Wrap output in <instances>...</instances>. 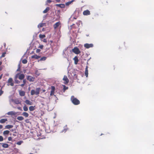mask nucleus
Listing matches in <instances>:
<instances>
[{"label": "nucleus", "instance_id": "473e14b6", "mask_svg": "<svg viewBox=\"0 0 154 154\" xmlns=\"http://www.w3.org/2000/svg\"><path fill=\"white\" fill-rule=\"evenodd\" d=\"M63 91H64V92L65 90L68 89V88L67 87H66L65 85H63Z\"/></svg>", "mask_w": 154, "mask_h": 154}, {"label": "nucleus", "instance_id": "9b49d317", "mask_svg": "<svg viewBox=\"0 0 154 154\" xmlns=\"http://www.w3.org/2000/svg\"><path fill=\"white\" fill-rule=\"evenodd\" d=\"M60 22L56 23L53 26L54 28L55 29H57L60 25Z\"/></svg>", "mask_w": 154, "mask_h": 154}, {"label": "nucleus", "instance_id": "49530a36", "mask_svg": "<svg viewBox=\"0 0 154 154\" xmlns=\"http://www.w3.org/2000/svg\"><path fill=\"white\" fill-rule=\"evenodd\" d=\"M23 83L24 84H25V85L26 83V80L25 79H23Z\"/></svg>", "mask_w": 154, "mask_h": 154}, {"label": "nucleus", "instance_id": "ea45409f", "mask_svg": "<svg viewBox=\"0 0 154 154\" xmlns=\"http://www.w3.org/2000/svg\"><path fill=\"white\" fill-rule=\"evenodd\" d=\"M5 54H6L5 52L3 53L2 54L1 57H4L5 56Z\"/></svg>", "mask_w": 154, "mask_h": 154}, {"label": "nucleus", "instance_id": "79ce46f5", "mask_svg": "<svg viewBox=\"0 0 154 154\" xmlns=\"http://www.w3.org/2000/svg\"><path fill=\"white\" fill-rule=\"evenodd\" d=\"M8 139L9 141H11L12 140V138L11 137H8Z\"/></svg>", "mask_w": 154, "mask_h": 154}, {"label": "nucleus", "instance_id": "5fc2aeb1", "mask_svg": "<svg viewBox=\"0 0 154 154\" xmlns=\"http://www.w3.org/2000/svg\"><path fill=\"white\" fill-rule=\"evenodd\" d=\"M45 91H46V90H45V89H43V90H42V92H45Z\"/></svg>", "mask_w": 154, "mask_h": 154}, {"label": "nucleus", "instance_id": "39448f33", "mask_svg": "<svg viewBox=\"0 0 154 154\" xmlns=\"http://www.w3.org/2000/svg\"><path fill=\"white\" fill-rule=\"evenodd\" d=\"M8 85H10L11 86H13L14 85V83L13 82V80L12 78H9L8 81Z\"/></svg>", "mask_w": 154, "mask_h": 154}, {"label": "nucleus", "instance_id": "6e6552de", "mask_svg": "<svg viewBox=\"0 0 154 154\" xmlns=\"http://www.w3.org/2000/svg\"><path fill=\"white\" fill-rule=\"evenodd\" d=\"M27 79L30 82H33L34 81L35 78L31 76L28 75L27 77Z\"/></svg>", "mask_w": 154, "mask_h": 154}, {"label": "nucleus", "instance_id": "e433bc0d", "mask_svg": "<svg viewBox=\"0 0 154 154\" xmlns=\"http://www.w3.org/2000/svg\"><path fill=\"white\" fill-rule=\"evenodd\" d=\"M72 2H73V0H72L71 1L69 2H66V5H67V6L69 5Z\"/></svg>", "mask_w": 154, "mask_h": 154}, {"label": "nucleus", "instance_id": "f8f14e48", "mask_svg": "<svg viewBox=\"0 0 154 154\" xmlns=\"http://www.w3.org/2000/svg\"><path fill=\"white\" fill-rule=\"evenodd\" d=\"M73 60L74 61V63L75 64H77L79 61L78 58L77 56H75L73 58Z\"/></svg>", "mask_w": 154, "mask_h": 154}, {"label": "nucleus", "instance_id": "4c0bfd02", "mask_svg": "<svg viewBox=\"0 0 154 154\" xmlns=\"http://www.w3.org/2000/svg\"><path fill=\"white\" fill-rule=\"evenodd\" d=\"M2 87L1 89L0 90V96L3 93L4 91L2 90Z\"/></svg>", "mask_w": 154, "mask_h": 154}, {"label": "nucleus", "instance_id": "5701e85b", "mask_svg": "<svg viewBox=\"0 0 154 154\" xmlns=\"http://www.w3.org/2000/svg\"><path fill=\"white\" fill-rule=\"evenodd\" d=\"M49 10V8L48 7L46 8L43 11L44 13H47Z\"/></svg>", "mask_w": 154, "mask_h": 154}, {"label": "nucleus", "instance_id": "09e8293b", "mask_svg": "<svg viewBox=\"0 0 154 154\" xmlns=\"http://www.w3.org/2000/svg\"><path fill=\"white\" fill-rule=\"evenodd\" d=\"M24 85H25V84H24L23 83L20 85V86H21V87H23Z\"/></svg>", "mask_w": 154, "mask_h": 154}, {"label": "nucleus", "instance_id": "de8ad7c7", "mask_svg": "<svg viewBox=\"0 0 154 154\" xmlns=\"http://www.w3.org/2000/svg\"><path fill=\"white\" fill-rule=\"evenodd\" d=\"M20 65H19V67L18 68V69H17V71H20Z\"/></svg>", "mask_w": 154, "mask_h": 154}, {"label": "nucleus", "instance_id": "13d9d810", "mask_svg": "<svg viewBox=\"0 0 154 154\" xmlns=\"http://www.w3.org/2000/svg\"><path fill=\"white\" fill-rule=\"evenodd\" d=\"M86 35V36H89L88 35Z\"/></svg>", "mask_w": 154, "mask_h": 154}, {"label": "nucleus", "instance_id": "3c124183", "mask_svg": "<svg viewBox=\"0 0 154 154\" xmlns=\"http://www.w3.org/2000/svg\"><path fill=\"white\" fill-rule=\"evenodd\" d=\"M3 128V126L2 125H0V129H1Z\"/></svg>", "mask_w": 154, "mask_h": 154}, {"label": "nucleus", "instance_id": "72a5a7b5", "mask_svg": "<svg viewBox=\"0 0 154 154\" xmlns=\"http://www.w3.org/2000/svg\"><path fill=\"white\" fill-rule=\"evenodd\" d=\"M23 110L25 111H26L28 110V108L26 106H23Z\"/></svg>", "mask_w": 154, "mask_h": 154}, {"label": "nucleus", "instance_id": "423d86ee", "mask_svg": "<svg viewBox=\"0 0 154 154\" xmlns=\"http://www.w3.org/2000/svg\"><path fill=\"white\" fill-rule=\"evenodd\" d=\"M63 80L64 81V83L65 84H67L69 83V80L67 77L66 75H64L63 79Z\"/></svg>", "mask_w": 154, "mask_h": 154}, {"label": "nucleus", "instance_id": "a19ab883", "mask_svg": "<svg viewBox=\"0 0 154 154\" xmlns=\"http://www.w3.org/2000/svg\"><path fill=\"white\" fill-rule=\"evenodd\" d=\"M43 46L42 45H40L39 46L38 48H39L40 49H42L43 48Z\"/></svg>", "mask_w": 154, "mask_h": 154}, {"label": "nucleus", "instance_id": "ddd939ff", "mask_svg": "<svg viewBox=\"0 0 154 154\" xmlns=\"http://www.w3.org/2000/svg\"><path fill=\"white\" fill-rule=\"evenodd\" d=\"M19 93L21 96H24L25 94V92L23 91H20Z\"/></svg>", "mask_w": 154, "mask_h": 154}, {"label": "nucleus", "instance_id": "7c9ffc66", "mask_svg": "<svg viewBox=\"0 0 154 154\" xmlns=\"http://www.w3.org/2000/svg\"><path fill=\"white\" fill-rule=\"evenodd\" d=\"M102 3L104 5H106L108 3L106 0H102Z\"/></svg>", "mask_w": 154, "mask_h": 154}, {"label": "nucleus", "instance_id": "20e7f679", "mask_svg": "<svg viewBox=\"0 0 154 154\" xmlns=\"http://www.w3.org/2000/svg\"><path fill=\"white\" fill-rule=\"evenodd\" d=\"M16 78H18L20 80L23 79L25 78V75L23 74L17 73L16 75Z\"/></svg>", "mask_w": 154, "mask_h": 154}, {"label": "nucleus", "instance_id": "b1692460", "mask_svg": "<svg viewBox=\"0 0 154 154\" xmlns=\"http://www.w3.org/2000/svg\"><path fill=\"white\" fill-rule=\"evenodd\" d=\"M68 129V128H67V125H66L64 127L63 130H62V132H65Z\"/></svg>", "mask_w": 154, "mask_h": 154}, {"label": "nucleus", "instance_id": "864d4df0", "mask_svg": "<svg viewBox=\"0 0 154 154\" xmlns=\"http://www.w3.org/2000/svg\"><path fill=\"white\" fill-rule=\"evenodd\" d=\"M15 103L16 104H18L19 103V101L18 100L17 102H16Z\"/></svg>", "mask_w": 154, "mask_h": 154}, {"label": "nucleus", "instance_id": "1a4fd4ad", "mask_svg": "<svg viewBox=\"0 0 154 154\" xmlns=\"http://www.w3.org/2000/svg\"><path fill=\"white\" fill-rule=\"evenodd\" d=\"M51 91L50 94V96H52L54 94V92L55 90V88L54 86H51Z\"/></svg>", "mask_w": 154, "mask_h": 154}, {"label": "nucleus", "instance_id": "f704fd0d", "mask_svg": "<svg viewBox=\"0 0 154 154\" xmlns=\"http://www.w3.org/2000/svg\"><path fill=\"white\" fill-rule=\"evenodd\" d=\"M23 141L22 140H21V141H19L18 142H17L16 143V144H17V145H20L22 143H23Z\"/></svg>", "mask_w": 154, "mask_h": 154}, {"label": "nucleus", "instance_id": "4468645a", "mask_svg": "<svg viewBox=\"0 0 154 154\" xmlns=\"http://www.w3.org/2000/svg\"><path fill=\"white\" fill-rule=\"evenodd\" d=\"M40 56H38L37 55H34L32 56L31 57V58H35L36 59H38L40 58Z\"/></svg>", "mask_w": 154, "mask_h": 154}, {"label": "nucleus", "instance_id": "6ab92c4d", "mask_svg": "<svg viewBox=\"0 0 154 154\" xmlns=\"http://www.w3.org/2000/svg\"><path fill=\"white\" fill-rule=\"evenodd\" d=\"M13 127V126L12 125H7L5 126V128L7 129H10Z\"/></svg>", "mask_w": 154, "mask_h": 154}, {"label": "nucleus", "instance_id": "4d7b16f0", "mask_svg": "<svg viewBox=\"0 0 154 154\" xmlns=\"http://www.w3.org/2000/svg\"><path fill=\"white\" fill-rule=\"evenodd\" d=\"M2 62L0 61V66L2 64Z\"/></svg>", "mask_w": 154, "mask_h": 154}, {"label": "nucleus", "instance_id": "7ed1b4c3", "mask_svg": "<svg viewBox=\"0 0 154 154\" xmlns=\"http://www.w3.org/2000/svg\"><path fill=\"white\" fill-rule=\"evenodd\" d=\"M72 51L73 52L77 54H79L81 53L80 51L77 47H74L72 49Z\"/></svg>", "mask_w": 154, "mask_h": 154}, {"label": "nucleus", "instance_id": "2f4dec72", "mask_svg": "<svg viewBox=\"0 0 154 154\" xmlns=\"http://www.w3.org/2000/svg\"><path fill=\"white\" fill-rule=\"evenodd\" d=\"M47 57H43L40 58L39 60L41 61H45L46 60Z\"/></svg>", "mask_w": 154, "mask_h": 154}, {"label": "nucleus", "instance_id": "0eeeda50", "mask_svg": "<svg viewBox=\"0 0 154 154\" xmlns=\"http://www.w3.org/2000/svg\"><path fill=\"white\" fill-rule=\"evenodd\" d=\"M84 46L86 48H89L92 47L93 46V45L92 44L86 43L84 45Z\"/></svg>", "mask_w": 154, "mask_h": 154}, {"label": "nucleus", "instance_id": "cd10ccee", "mask_svg": "<svg viewBox=\"0 0 154 154\" xmlns=\"http://www.w3.org/2000/svg\"><path fill=\"white\" fill-rule=\"evenodd\" d=\"M29 110L30 111H33L35 109L34 107L31 106L29 107Z\"/></svg>", "mask_w": 154, "mask_h": 154}, {"label": "nucleus", "instance_id": "aec40b11", "mask_svg": "<svg viewBox=\"0 0 154 154\" xmlns=\"http://www.w3.org/2000/svg\"><path fill=\"white\" fill-rule=\"evenodd\" d=\"M2 146L4 148H7L8 147V145L7 143H3Z\"/></svg>", "mask_w": 154, "mask_h": 154}, {"label": "nucleus", "instance_id": "4be33fe9", "mask_svg": "<svg viewBox=\"0 0 154 154\" xmlns=\"http://www.w3.org/2000/svg\"><path fill=\"white\" fill-rule=\"evenodd\" d=\"M56 5L61 8H63L65 6L63 4H56Z\"/></svg>", "mask_w": 154, "mask_h": 154}, {"label": "nucleus", "instance_id": "c9c22d12", "mask_svg": "<svg viewBox=\"0 0 154 154\" xmlns=\"http://www.w3.org/2000/svg\"><path fill=\"white\" fill-rule=\"evenodd\" d=\"M27 62V60L26 59H24L22 61V63L23 64H26Z\"/></svg>", "mask_w": 154, "mask_h": 154}, {"label": "nucleus", "instance_id": "9d476101", "mask_svg": "<svg viewBox=\"0 0 154 154\" xmlns=\"http://www.w3.org/2000/svg\"><path fill=\"white\" fill-rule=\"evenodd\" d=\"M83 14L84 15H88L90 14V12L88 10L84 11L83 12Z\"/></svg>", "mask_w": 154, "mask_h": 154}, {"label": "nucleus", "instance_id": "c85d7f7f", "mask_svg": "<svg viewBox=\"0 0 154 154\" xmlns=\"http://www.w3.org/2000/svg\"><path fill=\"white\" fill-rule=\"evenodd\" d=\"M9 131L8 130L5 131L3 132V134L4 135H7L9 133Z\"/></svg>", "mask_w": 154, "mask_h": 154}, {"label": "nucleus", "instance_id": "412c9836", "mask_svg": "<svg viewBox=\"0 0 154 154\" xmlns=\"http://www.w3.org/2000/svg\"><path fill=\"white\" fill-rule=\"evenodd\" d=\"M22 115L26 117H27L29 116V114L27 112H24L23 113Z\"/></svg>", "mask_w": 154, "mask_h": 154}, {"label": "nucleus", "instance_id": "f03ea898", "mask_svg": "<svg viewBox=\"0 0 154 154\" xmlns=\"http://www.w3.org/2000/svg\"><path fill=\"white\" fill-rule=\"evenodd\" d=\"M40 89V88H36V91H35L34 90H32L30 92L31 95H33L35 94L36 95L39 94Z\"/></svg>", "mask_w": 154, "mask_h": 154}, {"label": "nucleus", "instance_id": "8fccbe9b", "mask_svg": "<svg viewBox=\"0 0 154 154\" xmlns=\"http://www.w3.org/2000/svg\"><path fill=\"white\" fill-rule=\"evenodd\" d=\"M2 76H3V74H2L0 75V79H2Z\"/></svg>", "mask_w": 154, "mask_h": 154}, {"label": "nucleus", "instance_id": "393cba45", "mask_svg": "<svg viewBox=\"0 0 154 154\" xmlns=\"http://www.w3.org/2000/svg\"><path fill=\"white\" fill-rule=\"evenodd\" d=\"M44 23H40L38 26V27L39 28L42 27L44 25Z\"/></svg>", "mask_w": 154, "mask_h": 154}, {"label": "nucleus", "instance_id": "c756f323", "mask_svg": "<svg viewBox=\"0 0 154 154\" xmlns=\"http://www.w3.org/2000/svg\"><path fill=\"white\" fill-rule=\"evenodd\" d=\"M39 37L41 39L43 38L46 37L45 35L40 34L39 35Z\"/></svg>", "mask_w": 154, "mask_h": 154}, {"label": "nucleus", "instance_id": "f3484780", "mask_svg": "<svg viewBox=\"0 0 154 154\" xmlns=\"http://www.w3.org/2000/svg\"><path fill=\"white\" fill-rule=\"evenodd\" d=\"M25 103L27 104H29L30 105H31L32 104V103L29 100H26L25 101Z\"/></svg>", "mask_w": 154, "mask_h": 154}, {"label": "nucleus", "instance_id": "dca6fc26", "mask_svg": "<svg viewBox=\"0 0 154 154\" xmlns=\"http://www.w3.org/2000/svg\"><path fill=\"white\" fill-rule=\"evenodd\" d=\"M85 75H86V77H88V66H87L85 70Z\"/></svg>", "mask_w": 154, "mask_h": 154}, {"label": "nucleus", "instance_id": "2eb2a0df", "mask_svg": "<svg viewBox=\"0 0 154 154\" xmlns=\"http://www.w3.org/2000/svg\"><path fill=\"white\" fill-rule=\"evenodd\" d=\"M7 121V119H2L0 120V123H4Z\"/></svg>", "mask_w": 154, "mask_h": 154}, {"label": "nucleus", "instance_id": "a878e982", "mask_svg": "<svg viewBox=\"0 0 154 154\" xmlns=\"http://www.w3.org/2000/svg\"><path fill=\"white\" fill-rule=\"evenodd\" d=\"M17 120L19 121H22L24 119V118L22 116H18L17 118Z\"/></svg>", "mask_w": 154, "mask_h": 154}, {"label": "nucleus", "instance_id": "bb28decb", "mask_svg": "<svg viewBox=\"0 0 154 154\" xmlns=\"http://www.w3.org/2000/svg\"><path fill=\"white\" fill-rule=\"evenodd\" d=\"M16 78V76H15V78H14V81L15 83L17 84H19L20 83V82L17 80V78Z\"/></svg>", "mask_w": 154, "mask_h": 154}, {"label": "nucleus", "instance_id": "a18cd8bd", "mask_svg": "<svg viewBox=\"0 0 154 154\" xmlns=\"http://www.w3.org/2000/svg\"><path fill=\"white\" fill-rule=\"evenodd\" d=\"M43 42H45V43H47V40H46V39H44L43 40Z\"/></svg>", "mask_w": 154, "mask_h": 154}, {"label": "nucleus", "instance_id": "603ef678", "mask_svg": "<svg viewBox=\"0 0 154 154\" xmlns=\"http://www.w3.org/2000/svg\"><path fill=\"white\" fill-rule=\"evenodd\" d=\"M55 0L57 2H60V0Z\"/></svg>", "mask_w": 154, "mask_h": 154}, {"label": "nucleus", "instance_id": "f257e3e1", "mask_svg": "<svg viewBox=\"0 0 154 154\" xmlns=\"http://www.w3.org/2000/svg\"><path fill=\"white\" fill-rule=\"evenodd\" d=\"M71 100L72 103L75 105H78L80 104V102L79 100L73 96L71 97Z\"/></svg>", "mask_w": 154, "mask_h": 154}, {"label": "nucleus", "instance_id": "c03bdc74", "mask_svg": "<svg viewBox=\"0 0 154 154\" xmlns=\"http://www.w3.org/2000/svg\"><path fill=\"white\" fill-rule=\"evenodd\" d=\"M40 51V50L39 49H37L36 50V52L37 53H38Z\"/></svg>", "mask_w": 154, "mask_h": 154}, {"label": "nucleus", "instance_id": "37998d69", "mask_svg": "<svg viewBox=\"0 0 154 154\" xmlns=\"http://www.w3.org/2000/svg\"><path fill=\"white\" fill-rule=\"evenodd\" d=\"M52 2V1L51 0H47V3H50Z\"/></svg>", "mask_w": 154, "mask_h": 154}, {"label": "nucleus", "instance_id": "6e6d98bb", "mask_svg": "<svg viewBox=\"0 0 154 154\" xmlns=\"http://www.w3.org/2000/svg\"><path fill=\"white\" fill-rule=\"evenodd\" d=\"M18 109H20V110L21 109V108L20 107H18Z\"/></svg>", "mask_w": 154, "mask_h": 154}, {"label": "nucleus", "instance_id": "58836bf2", "mask_svg": "<svg viewBox=\"0 0 154 154\" xmlns=\"http://www.w3.org/2000/svg\"><path fill=\"white\" fill-rule=\"evenodd\" d=\"M3 140V138L2 136H0V141H2Z\"/></svg>", "mask_w": 154, "mask_h": 154}, {"label": "nucleus", "instance_id": "a211bd4d", "mask_svg": "<svg viewBox=\"0 0 154 154\" xmlns=\"http://www.w3.org/2000/svg\"><path fill=\"white\" fill-rule=\"evenodd\" d=\"M8 115H15L16 114V113L13 112V111H11L9 112L8 113Z\"/></svg>", "mask_w": 154, "mask_h": 154}]
</instances>
